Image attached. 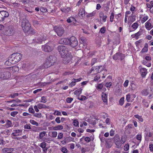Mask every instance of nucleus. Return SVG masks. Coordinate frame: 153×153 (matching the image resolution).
Returning a JSON list of instances; mask_svg holds the SVG:
<instances>
[{"label":"nucleus","instance_id":"1","mask_svg":"<svg viewBox=\"0 0 153 153\" xmlns=\"http://www.w3.org/2000/svg\"><path fill=\"white\" fill-rule=\"evenodd\" d=\"M22 57L21 54L19 53H13L9 57L8 59L5 62L6 65L10 66L16 64L19 61Z\"/></svg>","mask_w":153,"mask_h":153},{"label":"nucleus","instance_id":"2","mask_svg":"<svg viewBox=\"0 0 153 153\" xmlns=\"http://www.w3.org/2000/svg\"><path fill=\"white\" fill-rule=\"evenodd\" d=\"M22 29L25 33H30L32 29L30 28V25L28 20L26 19H23L22 23Z\"/></svg>","mask_w":153,"mask_h":153},{"label":"nucleus","instance_id":"3","mask_svg":"<svg viewBox=\"0 0 153 153\" xmlns=\"http://www.w3.org/2000/svg\"><path fill=\"white\" fill-rule=\"evenodd\" d=\"M114 142L116 145V147L120 148L122 144H124L126 141V140L122 137L121 140L120 136L118 135H116L114 137Z\"/></svg>","mask_w":153,"mask_h":153},{"label":"nucleus","instance_id":"4","mask_svg":"<svg viewBox=\"0 0 153 153\" xmlns=\"http://www.w3.org/2000/svg\"><path fill=\"white\" fill-rule=\"evenodd\" d=\"M56 59L55 57L50 56L46 59L45 63L44 64V67L47 68L52 65L55 62Z\"/></svg>","mask_w":153,"mask_h":153},{"label":"nucleus","instance_id":"5","mask_svg":"<svg viewBox=\"0 0 153 153\" xmlns=\"http://www.w3.org/2000/svg\"><path fill=\"white\" fill-rule=\"evenodd\" d=\"M58 50L62 57H64L68 54V50L65 46H59L58 47Z\"/></svg>","mask_w":153,"mask_h":153},{"label":"nucleus","instance_id":"6","mask_svg":"<svg viewBox=\"0 0 153 153\" xmlns=\"http://www.w3.org/2000/svg\"><path fill=\"white\" fill-rule=\"evenodd\" d=\"M11 76L10 72L6 70H4L0 73V79L2 80H7Z\"/></svg>","mask_w":153,"mask_h":153},{"label":"nucleus","instance_id":"7","mask_svg":"<svg viewBox=\"0 0 153 153\" xmlns=\"http://www.w3.org/2000/svg\"><path fill=\"white\" fill-rule=\"evenodd\" d=\"M54 30L57 35L61 36L64 33V28L61 27L55 26L54 27Z\"/></svg>","mask_w":153,"mask_h":153},{"label":"nucleus","instance_id":"8","mask_svg":"<svg viewBox=\"0 0 153 153\" xmlns=\"http://www.w3.org/2000/svg\"><path fill=\"white\" fill-rule=\"evenodd\" d=\"M8 12L6 11L2 10L0 11V22L3 21L9 16Z\"/></svg>","mask_w":153,"mask_h":153},{"label":"nucleus","instance_id":"9","mask_svg":"<svg viewBox=\"0 0 153 153\" xmlns=\"http://www.w3.org/2000/svg\"><path fill=\"white\" fill-rule=\"evenodd\" d=\"M78 42L76 38L74 36H72L69 39V44L72 47H74L78 45Z\"/></svg>","mask_w":153,"mask_h":153},{"label":"nucleus","instance_id":"10","mask_svg":"<svg viewBox=\"0 0 153 153\" xmlns=\"http://www.w3.org/2000/svg\"><path fill=\"white\" fill-rule=\"evenodd\" d=\"M46 39V35L42 34L40 35L37 38L33 39V42L34 43H41L42 42Z\"/></svg>","mask_w":153,"mask_h":153},{"label":"nucleus","instance_id":"11","mask_svg":"<svg viewBox=\"0 0 153 153\" xmlns=\"http://www.w3.org/2000/svg\"><path fill=\"white\" fill-rule=\"evenodd\" d=\"M14 33V30L13 27L10 26L6 28L4 34L6 35L10 36L12 35Z\"/></svg>","mask_w":153,"mask_h":153},{"label":"nucleus","instance_id":"12","mask_svg":"<svg viewBox=\"0 0 153 153\" xmlns=\"http://www.w3.org/2000/svg\"><path fill=\"white\" fill-rule=\"evenodd\" d=\"M50 44L46 43L45 45L42 46V50L45 52H50L52 51L53 49L52 47L50 46Z\"/></svg>","mask_w":153,"mask_h":153},{"label":"nucleus","instance_id":"13","mask_svg":"<svg viewBox=\"0 0 153 153\" xmlns=\"http://www.w3.org/2000/svg\"><path fill=\"white\" fill-rule=\"evenodd\" d=\"M146 135L145 136V139L147 141H153V133L146 131L145 133Z\"/></svg>","mask_w":153,"mask_h":153},{"label":"nucleus","instance_id":"14","mask_svg":"<svg viewBox=\"0 0 153 153\" xmlns=\"http://www.w3.org/2000/svg\"><path fill=\"white\" fill-rule=\"evenodd\" d=\"M149 16L145 14L140 15L139 16L140 21L142 24L144 23L149 19Z\"/></svg>","mask_w":153,"mask_h":153},{"label":"nucleus","instance_id":"15","mask_svg":"<svg viewBox=\"0 0 153 153\" xmlns=\"http://www.w3.org/2000/svg\"><path fill=\"white\" fill-rule=\"evenodd\" d=\"M136 96L133 94H128L126 95V100L128 102H132L134 100Z\"/></svg>","mask_w":153,"mask_h":153},{"label":"nucleus","instance_id":"16","mask_svg":"<svg viewBox=\"0 0 153 153\" xmlns=\"http://www.w3.org/2000/svg\"><path fill=\"white\" fill-rule=\"evenodd\" d=\"M124 57V55L121 53H117L113 56V59L115 60L121 59L122 60Z\"/></svg>","mask_w":153,"mask_h":153},{"label":"nucleus","instance_id":"17","mask_svg":"<svg viewBox=\"0 0 153 153\" xmlns=\"http://www.w3.org/2000/svg\"><path fill=\"white\" fill-rule=\"evenodd\" d=\"M82 78L80 77L78 79H75L73 78L72 79V82L69 85V87L71 88L75 86L76 84V83L82 80Z\"/></svg>","mask_w":153,"mask_h":153},{"label":"nucleus","instance_id":"18","mask_svg":"<svg viewBox=\"0 0 153 153\" xmlns=\"http://www.w3.org/2000/svg\"><path fill=\"white\" fill-rule=\"evenodd\" d=\"M145 26L148 30H150L153 27V25L150 22V19L145 23Z\"/></svg>","mask_w":153,"mask_h":153},{"label":"nucleus","instance_id":"19","mask_svg":"<svg viewBox=\"0 0 153 153\" xmlns=\"http://www.w3.org/2000/svg\"><path fill=\"white\" fill-rule=\"evenodd\" d=\"M128 24H131L136 20V16L134 14H131L128 16Z\"/></svg>","mask_w":153,"mask_h":153},{"label":"nucleus","instance_id":"20","mask_svg":"<svg viewBox=\"0 0 153 153\" xmlns=\"http://www.w3.org/2000/svg\"><path fill=\"white\" fill-rule=\"evenodd\" d=\"M63 58V61L65 64H67L70 62L71 60L72 56L71 55L67 54Z\"/></svg>","mask_w":153,"mask_h":153},{"label":"nucleus","instance_id":"21","mask_svg":"<svg viewBox=\"0 0 153 153\" xmlns=\"http://www.w3.org/2000/svg\"><path fill=\"white\" fill-rule=\"evenodd\" d=\"M143 29H140L137 33L131 35V36L132 38H134L136 39H137L139 38V37L143 33Z\"/></svg>","mask_w":153,"mask_h":153},{"label":"nucleus","instance_id":"22","mask_svg":"<svg viewBox=\"0 0 153 153\" xmlns=\"http://www.w3.org/2000/svg\"><path fill=\"white\" fill-rule=\"evenodd\" d=\"M140 72L142 77H145L148 73L147 69L144 68H140Z\"/></svg>","mask_w":153,"mask_h":153},{"label":"nucleus","instance_id":"23","mask_svg":"<svg viewBox=\"0 0 153 153\" xmlns=\"http://www.w3.org/2000/svg\"><path fill=\"white\" fill-rule=\"evenodd\" d=\"M95 53V52L94 51L91 52L89 49H85V50L83 53H86V54H87V56L89 57H92L93 55Z\"/></svg>","mask_w":153,"mask_h":153},{"label":"nucleus","instance_id":"24","mask_svg":"<svg viewBox=\"0 0 153 153\" xmlns=\"http://www.w3.org/2000/svg\"><path fill=\"white\" fill-rule=\"evenodd\" d=\"M22 130H15L12 133V135L14 136H19L22 135Z\"/></svg>","mask_w":153,"mask_h":153},{"label":"nucleus","instance_id":"25","mask_svg":"<svg viewBox=\"0 0 153 153\" xmlns=\"http://www.w3.org/2000/svg\"><path fill=\"white\" fill-rule=\"evenodd\" d=\"M85 10L84 8H80L79 10L78 15L79 17L83 18L85 16Z\"/></svg>","mask_w":153,"mask_h":153},{"label":"nucleus","instance_id":"26","mask_svg":"<svg viewBox=\"0 0 153 153\" xmlns=\"http://www.w3.org/2000/svg\"><path fill=\"white\" fill-rule=\"evenodd\" d=\"M59 42L60 44L69 45V39L62 38L59 41Z\"/></svg>","mask_w":153,"mask_h":153},{"label":"nucleus","instance_id":"27","mask_svg":"<svg viewBox=\"0 0 153 153\" xmlns=\"http://www.w3.org/2000/svg\"><path fill=\"white\" fill-rule=\"evenodd\" d=\"M61 11L65 14L70 13L71 9L70 7H65L61 9Z\"/></svg>","mask_w":153,"mask_h":153},{"label":"nucleus","instance_id":"28","mask_svg":"<svg viewBox=\"0 0 153 153\" xmlns=\"http://www.w3.org/2000/svg\"><path fill=\"white\" fill-rule=\"evenodd\" d=\"M99 15L101 21H102L104 22H105L106 21L107 16H104V13L102 12H100L99 13Z\"/></svg>","mask_w":153,"mask_h":153},{"label":"nucleus","instance_id":"29","mask_svg":"<svg viewBox=\"0 0 153 153\" xmlns=\"http://www.w3.org/2000/svg\"><path fill=\"white\" fill-rule=\"evenodd\" d=\"M66 21L68 23L73 22L74 23H75L77 22L76 19L73 17H69L67 19Z\"/></svg>","mask_w":153,"mask_h":153},{"label":"nucleus","instance_id":"30","mask_svg":"<svg viewBox=\"0 0 153 153\" xmlns=\"http://www.w3.org/2000/svg\"><path fill=\"white\" fill-rule=\"evenodd\" d=\"M108 95L105 93L102 92V99L103 101L105 103H107Z\"/></svg>","mask_w":153,"mask_h":153},{"label":"nucleus","instance_id":"31","mask_svg":"<svg viewBox=\"0 0 153 153\" xmlns=\"http://www.w3.org/2000/svg\"><path fill=\"white\" fill-rule=\"evenodd\" d=\"M104 68L103 66L100 65L98 66H96L94 70L96 71V72L98 73L102 71Z\"/></svg>","mask_w":153,"mask_h":153},{"label":"nucleus","instance_id":"32","mask_svg":"<svg viewBox=\"0 0 153 153\" xmlns=\"http://www.w3.org/2000/svg\"><path fill=\"white\" fill-rule=\"evenodd\" d=\"M148 45L147 43H146L145 44L143 48L142 49L140 53H145L147 52L148 49Z\"/></svg>","mask_w":153,"mask_h":153},{"label":"nucleus","instance_id":"33","mask_svg":"<svg viewBox=\"0 0 153 153\" xmlns=\"http://www.w3.org/2000/svg\"><path fill=\"white\" fill-rule=\"evenodd\" d=\"M63 128V126L59 125L54 127L53 128V130L55 131H57L62 130Z\"/></svg>","mask_w":153,"mask_h":153},{"label":"nucleus","instance_id":"34","mask_svg":"<svg viewBox=\"0 0 153 153\" xmlns=\"http://www.w3.org/2000/svg\"><path fill=\"white\" fill-rule=\"evenodd\" d=\"M82 88H79L75 91L74 92V94L76 96H78L82 93Z\"/></svg>","mask_w":153,"mask_h":153},{"label":"nucleus","instance_id":"35","mask_svg":"<svg viewBox=\"0 0 153 153\" xmlns=\"http://www.w3.org/2000/svg\"><path fill=\"white\" fill-rule=\"evenodd\" d=\"M142 94L144 96H147L149 93L148 88H145L142 91Z\"/></svg>","mask_w":153,"mask_h":153},{"label":"nucleus","instance_id":"36","mask_svg":"<svg viewBox=\"0 0 153 153\" xmlns=\"http://www.w3.org/2000/svg\"><path fill=\"white\" fill-rule=\"evenodd\" d=\"M142 63L146 65L147 67H150L151 66V64L150 62H147L146 61L143 60L142 62Z\"/></svg>","mask_w":153,"mask_h":153},{"label":"nucleus","instance_id":"37","mask_svg":"<svg viewBox=\"0 0 153 153\" xmlns=\"http://www.w3.org/2000/svg\"><path fill=\"white\" fill-rule=\"evenodd\" d=\"M134 117L136 118L140 122H143V120L141 116H139L138 114L135 115L134 116Z\"/></svg>","mask_w":153,"mask_h":153},{"label":"nucleus","instance_id":"38","mask_svg":"<svg viewBox=\"0 0 153 153\" xmlns=\"http://www.w3.org/2000/svg\"><path fill=\"white\" fill-rule=\"evenodd\" d=\"M131 27L133 30H135L138 28V24L137 22H135L132 24Z\"/></svg>","mask_w":153,"mask_h":153},{"label":"nucleus","instance_id":"39","mask_svg":"<svg viewBox=\"0 0 153 153\" xmlns=\"http://www.w3.org/2000/svg\"><path fill=\"white\" fill-rule=\"evenodd\" d=\"M142 103L145 107L147 108L149 107V103L146 100H143Z\"/></svg>","mask_w":153,"mask_h":153},{"label":"nucleus","instance_id":"40","mask_svg":"<svg viewBox=\"0 0 153 153\" xmlns=\"http://www.w3.org/2000/svg\"><path fill=\"white\" fill-rule=\"evenodd\" d=\"M136 7L131 5L130 8V10L131 11L132 14H134L135 12L136 11Z\"/></svg>","mask_w":153,"mask_h":153},{"label":"nucleus","instance_id":"41","mask_svg":"<svg viewBox=\"0 0 153 153\" xmlns=\"http://www.w3.org/2000/svg\"><path fill=\"white\" fill-rule=\"evenodd\" d=\"M46 134V132L45 131H43L42 132H41L40 133L39 135V138L40 139H42V138L43 137H44L45 134Z\"/></svg>","mask_w":153,"mask_h":153},{"label":"nucleus","instance_id":"42","mask_svg":"<svg viewBox=\"0 0 153 153\" xmlns=\"http://www.w3.org/2000/svg\"><path fill=\"white\" fill-rule=\"evenodd\" d=\"M30 122L32 124L36 125V126H38L39 125L38 123L33 120H30Z\"/></svg>","mask_w":153,"mask_h":153},{"label":"nucleus","instance_id":"43","mask_svg":"<svg viewBox=\"0 0 153 153\" xmlns=\"http://www.w3.org/2000/svg\"><path fill=\"white\" fill-rule=\"evenodd\" d=\"M96 14V12L95 11H93L91 13H89L86 16L87 17H92L94 16Z\"/></svg>","mask_w":153,"mask_h":153},{"label":"nucleus","instance_id":"44","mask_svg":"<svg viewBox=\"0 0 153 153\" xmlns=\"http://www.w3.org/2000/svg\"><path fill=\"white\" fill-rule=\"evenodd\" d=\"M37 105L38 107V108L39 109L46 108H47V106L43 104H38Z\"/></svg>","mask_w":153,"mask_h":153},{"label":"nucleus","instance_id":"45","mask_svg":"<svg viewBox=\"0 0 153 153\" xmlns=\"http://www.w3.org/2000/svg\"><path fill=\"white\" fill-rule=\"evenodd\" d=\"M53 114L55 115L61 116V112L59 111L55 110L53 113Z\"/></svg>","mask_w":153,"mask_h":153},{"label":"nucleus","instance_id":"46","mask_svg":"<svg viewBox=\"0 0 153 153\" xmlns=\"http://www.w3.org/2000/svg\"><path fill=\"white\" fill-rule=\"evenodd\" d=\"M33 23V24L34 25H38L40 24V22L36 20H33L32 21Z\"/></svg>","mask_w":153,"mask_h":153},{"label":"nucleus","instance_id":"47","mask_svg":"<svg viewBox=\"0 0 153 153\" xmlns=\"http://www.w3.org/2000/svg\"><path fill=\"white\" fill-rule=\"evenodd\" d=\"M47 101V98L45 96H43L41 97V102L43 103H45Z\"/></svg>","mask_w":153,"mask_h":153},{"label":"nucleus","instance_id":"48","mask_svg":"<svg viewBox=\"0 0 153 153\" xmlns=\"http://www.w3.org/2000/svg\"><path fill=\"white\" fill-rule=\"evenodd\" d=\"M46 117L50 120H53L55 118L54 116L51 114H48L47 116H46Z\"/></svg>","mask_w":153,"mask_h":153},{"label":"nucleus","instance_id":"49","mask_svg":"<svg viewBox=\"0 0 153 153\" xmlns=\"http://www.w3.org/2000/svg\"><path fill=\"white\" fill-rule=\"evenodd\" d=\"M86 99V97L85 96L83 95H82L81 97H79L78 98V100H81V101H83L84 100H85Z\"/></svg>","mask_w":153,"mask_h":153},{"label":"nucleus","instance_id":"50","mask_svg":"<svg viewBox=\"0 0 153 153\" xmlns=\"http://www.w3.org/2000/svg\"><path fill=\"white\" fill-rule=\"evenodd\" d=\"M100 77V75L99 74H97L94 77V81H97Z\"/></svg>","mask_w":153,"mask_h":153},{"label":"nucleus","instance_id":"51","mask_svg":"<svg viewBox=\"0 0 153 153\" xmlns=\"http://www.w3.org/2000/svg\"><path fill=\"white\" fill-rule=\"evenodd\" d=\"M124 97H122L120 99V100H119V102L120 104L121 105H123V104L124 103Z\"/></svg>","mask_w":153,"mask_h":153},{"label":"nucleus","instance_id":"52","mask_svg":"<svg viewBox=\"0 0 153 153\" xmlns=\"http://www.w3.org/2000/svg\"><path fill=\"white\" fill-rule=\"evenodd\" d=\"M33 115L38 118H41L42 117V114L40 113H34Z\"/></svg>","mask_w":153,"mask_h":153},{"label":"nucleus","instance_id":"53","mask_svg":"<svg viewBox=\"0 0 153 153\" xmlns=\"http://www.w3.org/2000/svg\"><path fill=\"white\" fill-rule=\"evenodd\" d=\"M80 42L82 44H83V45H84L85 44V39H84V38L82 37H81L80 38Z\"/></svg>","mask_w":153,"mask_h":153},{"label":"nucleus","instance_id":"54","mask_svg":"<svg viewBox=\"0 0 153 153\" xmlns=\"http://www.w3.org/2000/svg\"><path fill=\"white\" fill-rule=\"evenodd\" d=\"M73 99L71 97H68L66 98V101L68 103H71L73 100Z\"/></svg>","mask_w":153,"mask_h":153},{"label":"nucleus","instance_id":"55","mask_svg":"<svg viewBox=\"0 0 153 153\" xmlns=\"http://www.w3.org/2000/svg\"><path fill=\"white\" fill-rule=\"evenodd\" d=\"M12 123L9 120H7L6 126L7 127H9L11 126Z\"/></svg>","mask_w":153,"mask_h":153},{"label":"nucleus","instance_id":"56","mask_svg":"<svg viewBox=\"0 0 153 153\" xmlns=\"http://www.w3.org/2000/svg\"><path fill=\"white\" fill-rule=\"evenodd\" d=\"M114 17V14L113 13H111L110 16V21L111 22H112L113 21V19Z\"/></svg>","mask_w":153,"mask_h":153},{"label":"nucleus","instance_id":"57","mask_svg":"<svg viewBox=\"0 0 153 153\" xmlns=\"http://www.w3.org/2000/svg\"><path fill=\"white\" fill-rule=\"evenodd\" d=\"M39 146L42 148H44L46 147V144L44 142L40 144Z\"/></svg>","mask_w":153,"mask_h":153},{"label":"nucleus","instance_id":"58","mask_svg":"<svg viewBox=\"0 0 153 153\" xmlns=\"http://www.w3.org/2000/svg\"><path fill=\"white\" fill-rule=\"evenodd\" d=\"M74 125L76 127L79 126V122L77 120H74L73 122Z\"/></svg>","mask_w":153,"mask_h":153},{"label":"nucleus","instance_id":"59","mask_svg":"<svg viewBox=\"0 0 153 153\" xmlns=\"http://www.w3.org/2000/svg\"><path fill=\"white\" fill-rule=\"evenodd\" d=\"M106 31V29L105 27H103L101 28L100 32L102 33H104Z\"/></svg>","mask_w":153,"mask_h":153},{"label":"nucleus","instance_id":"60","mask_svg":"<svg viewBox=\"0 0 153 153\" xmlns=\"http://www.w3.org/2000/svg\"><path fill=\"white\" fill-rule=\"evenodd\" d=\"M57 133L56 131H52V136L54 138H56L57 137Z\"/></svg>","mask_w":153,"mask_h":153},{"label":"nucleus","instance_id":"61","mask_svg":"<svg viewBox=\"0 0 153 153\" xmlns=\"http://www.w3.org/2000/svg\"><path fill=\"white\" fill-rule=\"evenodd\" d=\"M61 151L63 153H67L68 152V150L65 147H63L62 148Z\"/></svg>","mask_w":153,"mask_h":153},{"label":"nucleus","instance_id":"62","mask_svg":"<svg viewBox=\"0 0 153 153\" xmlns=\"http://www.w3.org/2000/svg\"><path fill=\"white\" fill-rule=\"evenodd\" d=\"M137 139L140 141H141V140L142 136L141 134H137L136 136Z\"/></svg>","mask_w":153,"mask_h":153},{"label":"nucleus","instance_id":"63","mask_svg":"<svg viewBox=\"0 0 153 153\" xmlns=\"http://www.w3.org/2000/svg\"><path fill=\"white\" fill-rule=\"evenodd\" d=\"M28 111L30 113L34 114L35 111L32 107H30Z\"/></svg>","mask_w":153,"mask_h":153},{"label":"nucleus","instance_id":"64","mask_svg":"<svg viewBox=\"0 0 153 153\" xmlns=\"http://www.w3.org/2000/svg\"><path fill=\"white\" fill-rule=\"evenodd\" d=\"M147 7L148 8H149L150 7H153V1H152L150 3V4H146Z\"/></svg>","mask_w":153,"mask_h":153}]
</instances>
